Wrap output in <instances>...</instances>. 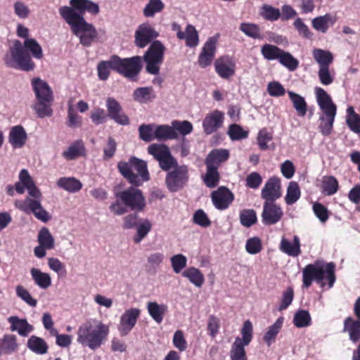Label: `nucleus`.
<instances>
[{"instance_id": "obj_21", "label": "nucleus", "mask_w": 360, "mask_h": 360, "mask_svg": "<svg viewBox=\"0 0 360 360\" xmlns=\"http://www.w3.org/2000/svg\"><path fill=\"white\" fill-rule=\"evenodd\" d=\"M158 36V33L150 25L142 24L135 32L134 42L139 48H144Z\"/></svg>"}, {"instance_id": "obj_48", "label": "nucleus", "mask_w": 360, "mask_h": 360, "mask_svg": "<svg viewBox=\"0 0 360 360\" xmlns=\"http://www.w3.org/2000/svg\"><path fill=\"white\" fill-rule=\"evenodd\" d=\"M293 323L297 328H304L310 326L311 319L309 311L304 309L298 310L294 315Z\"/></svg>"}, {"instance_id": "obj_54", "label": "nucleus", "mask_w": 360, "mask_h": 360, "mask_svg": "<svg viewBox=\"0 0 360 360\" xmlns=\"http://www.w3.org/2000/svg\"><path fill=\"white\" fill-rule=\"evenodd\" d=\"M256 212L252 209L243 210L240 213V221L243 226L250 227L257 222Z\"/></svg>"}, {"instance_id": "obj_8", "label": "nucleus", "mask_w": 360, "mask_h": 360, "mask_svg": "<svg viewBox=\"0 0 360 360\" xmlns=\"http://www.w3.org/2000/svg\"><path fill=\"white\" fill-rule=\"evenodd\" d=\"M5 64L12 68L30 72L34 69L35 64L30 54L24 49L20 41H15L11 48L10 55L4 57Z\"/></svg>"}, {"instance_id": "obj_46", "label": "nucleus", "mask_w": 360, "mask_h": 360, "mask_svg": "<svg viewBox=\"0 0 360 360\" xmlns=\"http://www.w3.org/2000/svg\"><path fill=\"white\" fill-rule=\"evenodd\" d=\"M301 191L299 185L295 181H291L287 188V193L285 197V201L287 205L295 203L300 198Z\"/></svg>"}, {"instance_id": "obj_60", "label": "nucleus", "mask_w": 360, "mask_h": 360, "mask_svg": "<svg viewBox=\"0 0 360 360\" xmlns=\"http://www.w3.org/2000/svg\"><path fill=\"white\" fill-rule=\"evenodd\" d=\"M151 224L146 219L141 224L137 226V233L134 238L135 243H139L149 233L151 230Z\"/></svg>"}, {"instance_id": "obj_40", "label": "nucleus", "mask_w": 360, "mask_h": 360, "mask_svg": "<svg viewBox=\"0 0 360 360\" xmlns=\"http://www.w3.org/2000/svg\"><path fill=\"white\" fill-rule=\"evenodd\" d=\"M283 323V318L279 317L276 322L269 327L266 333L263 337V340L268 346L275 342L277 335L279 333Z\"/></svg>"}, {"instance_id": "obj_18", "label": "nucleus", "mask_w": 360, "mask_h": 360, "mask_svg": "<svg viewBox=\"0 0 360 360\" xmlns=\"http://www.w3.org/2000/svg\"><path fill=\"white\" fill-rule=\"evenodd\" d=\"M281 179L277 176L270 177L261 191V197L265 201L275 202L281 197Z\"/></svg>"}, {"instance_id": "obj_28", "label": "nucleus", "mask_w": 360, "mask_h": 360, "mask_svg": "<svg viewBox=\"0 0 360 360\" xmlns=\"http://www.w3.org/2000/svg\"><path fill=\"white\" fill-rule=\"evenodd\" d=\"M343 331L349 334V340L356 343L360 340V321L351 316L344 320Z\"/></svg>"}, {"instance_id": "obj_43", "label": "nucleus", "mask_w": 360, "mask_h": 360, "mask_svg": "<svg viewBox=\"0 0 360 360\" xmlns=\"http://www.w3.org/2000/svg\"><path fill=\"white\" fill-rule=\"evenodd\" d=\"M182 276L187 278L197 287H201L205 281V278L201 271L195 267H189L186 269Z\"/></svg>"}, {"instance_id": "obj_63", "label": "nucleus", "mask_w": 360, "mask_h": 360, "mask_svg": "<svg viewBox=\"0 0 360 360\" xmlns=\"http://www.w3.org/2000/svg\"><path fill=\"white\" fill-rule=\"evenodd\" d=\"M174 271L176 274L180 273L186 266L187 259L182 254H178L172 256L170 259Z\"/></svg>"}, {"instance_id": "obj_24", "label": "nucleus", "mask_w": 360, "mask_h": 360, "mask_svg": "<svg viewBox=\"0 0 360 360\" xmlns=\"http://www.w3.org/2000/svg\"><path fill=\"white\" fill-rule=\"evenodd\" d=\"M279 249L281 252L285 253L288 256L293 257L299 256L302 252L299 237L296 235L294 236L292 242H290L287 238L283 237L281 240Z\"/></svg>"}, {"instance_id": "obj_3", "label": "nucleus", "mask_w": 360, "mask_h": 360, "mask_svg": "<svg viewBox=\"0 0 360 360\" xmlns=\"http://www.w3.org/2000/svg\"><path fill=\"white\" fill-rule=\"evenodd\" d=\"M335 264L333 262L324 264L321 260H316L314 264H309L302 270V285L309 288L313 281L321 283L324 279L328 281L329 288L335 282Z\"/></svg>"}, {"instance_id": "obj_13", "label": "nucleus", "mask_w": 360, "mask_h": 360, "mask_svg": "<svg viewBox=\"0 0 360 360\" xmlns=\"http://www.w3.org/2000/svg\"><path fill=\"white\" fill-rule=\"evenodd\" d=\"M148 152L158 161L160 168L164 171H169L176 164L168 146L165 144L153 143L148 147Z\"/></svg>"}, {"instance_id": "obj_50", "label": "nucleus", "mask_w": 360, "mask_h": 360, "mask_svg": "<svg viewBox=\"0 0 360 360\" xmlns=\"http://www.w3.org/2000/svg\"><path fill=\"white\" fill-rule=\"evenodd\" d=\"M330 22L333 25L335 22V20H333L330 14H326L313 19L312 26L315 30L321 31L323 33H326L328 29V24Z\"/></svg>"}, {"instance_id": "obj_45", "label": "nucleus", "mask_w": 360, "mask_h": 360, "mask_svg": "<svg viewBox=\"0 0 360 360\" xmlns=\"http://www.w3.org/2000/svg\"><path fill=\"white\" fill-rule=\"evenodd\" d=\"M313 57L320 67H329L333 60V54L330 51L323 49H314Z\"/></svg>"}, {"instance_id": "obj_53", "label": "nucleus", "mask_w": 360, "mask_h": 360, "mask_svg": "<svg viewBox=\"0 0 360 360\" xmlns=\"http://www.w3.org/2000/svg\"><path fill=\"white\" fill-rule=\"evenodd\" d=\"M164 7L161 0H149L143 9V15L146 17H153L156 13L162 11Z\"/></svg>"}, {"instance_id": "obj_23", "label": "nucleus", "mask_w": 360, "mask_h": 360, "mask_svg": "<svg viewBox=\"0 0 360 360\" xmlns=\"http://www.w3.org/2000/svg\"><path fill=\"white\" fill-rule=\"evenodd\" d=\"M27 139V133L21 125H16L11 129L8 135V142L13 148H20L23 147Z\"/></svg>"}, {"instance_id": "obj_35", "label": "nucleus", "mask_w": 360, "mask_h": 360, "mask_svg": "<svg viewBox=\"0 0 360 360\" xmlns=\"http://www.w3.org/2000/svg\"><path fill=\"white\" fill-rule=\"evenodd\" d=\"M154 134L155 139L159 141L174 139L178 136V134L174 131L172 125L169 126L167 124L155 126Z\"/></svg>"}, {"instance_id": "obj_39", "label": "nucleus", "mask_w": 360, "mask_h": 360, "mask_svg": "<svg viewBox=\"0 0 360 360\" xmlns=\"http://www.w3.org/2000/svg\"><path fill=\"white\" fill-rule=\"evenodd\" d=\"M1 352L4 355H9L17 351L18 345L17 343V338L12 334H6L1 338Z\"/></svg>"}, {"instance_id": "obj_41", "label": "nucleus", "mask_w": 360, "mask_h": 360, "mask_svg": "<svg viewBox=\"0 0 360 360\" xmlns=\"http://www.w3.org/2000/svg\"><path fill=\"white\" fill-rule=\"evenodd\" d=\"M207 171L203 176V181L207 187L214 188L216 187L220 180V174L218 169L216 167L206 165Z\"/></svg>"}, {"instance_id": "obj_31", "label": "nucleus", "mask_w": 360, "mask_h": 360, "mask_svg": "<svg viewBox=\"0 0 360 360\" xmlns=\"http://www.w3.org/2000/svg\"><path fill=\"white\" fill-rule=\"evenodd\" d=\"M57 186L70 193H77L82 188V184L75 177H61L57 181Z\"/></svg>"}, {"instance_id": "obj_56", "label": "nucleus", "mask_w": 360, "mask_h": 360, "mask_svg": "<svg viewBox=\"0 0 360 360\" xmlns=\"http://www.w3.org/2000/svg\"><path fill=\"white\" fill-rule=\"evenodd\" d=\"M155 125L153 124H143L139 127V137L141 140L150 142L155 139L154 130Z\"/></svg>"}, {"instance_id": "obj_51", "label": "nucleus", "mask_w": 360, "mask_h": 360, "mask_svg": "<svg viewBox=\"0 0 360 360\" xmlns=\"http://www.w3.org/2000/svg\"><path fill=\"white\" fill-rule=\"evenodd\" d=\"M273 139V134L268 131L266 128H262L258 132L257 142L258 146L262 150H266L270 148L268 143Z\"/></svg>"}, {"instance_id": "obj_49", "label": "nucleus", "mask_w": 360, "mask_h": 360, "mask_svg": "<svg viewBox=\"0 0 360 360\" xmlns=\"http://www.w3.org/2000/svg\"><path fill=\"white\" fill-rule=\"evenodd\" d=\"M259 14L264 19L271 22L278 20L281 17L280 10L268 4L262 6Z\"/></svg>"}, {"instance_id": "obj_38", "label": "nucleus", "mask_w": 360, "mask_h": 360, "mask_svg": "<svg viewBox=\"0 0 360 360\" xmlns=\"http://www.w3.org/2000/svg\"><path fill=\"white\" fill-rule=\"evenodd\" d=\"M30 274L34 283L41 288L46 289L51 285V278L49 274L42 272L38 269L32 268Z\"/></svg>"}, {"instance_id": "obj_20", "label": "nucleus", "mask_w": 360, "mask_h": 360, "mask_svg": "<svg viewBox=\"0 0 360 360\" xmlns=\"http://www.w3.org/2000/svg\"><path fill=\"white\" fill-rule=\"evenodd\" d=\"M224 113L219 110H214L207 114L202 122L204 132L212 134L223 126Z\"/></svg>"}, {"instance_id": "obj_47", "label": "nucleus", "mask_w": 360, "mask_h": 360, "mask_svg": "<svg viewBox=\"0 0 360 360\" xmlns=\"http://www.w3.org/2000/svg\"><path fill=\"white\" fill-rule=\"evenodd\" d=\"M283 49L277 46L265 44L262 46L261 53L268 60H278Z\"/></svg>"}, {"instance_id": "obj_33", "label": "nucleus", "mask_w": 360, "mask_h": 360, "mask_svg": "<svg viewBox=\"0 0 360 360\" xmlns=\"http://www.w3.org/2000/svg\"><path fill=\"white\" fill-rule=\"evenodd\" d=\"M155 98L152 86L139 87L133 93V99L140 103H148Z\"/></svg>"}, {"instance_id": "obj_25", "label": "nucleus", "mask_w": 360, "mask_h": 360, "mask_svg": "<svg viewBox=\"0 0 360 360\" xmlns=\"http://www.w3.org/2000/svg\"><path fill=\"white\" fill-rule=\"evenodd\" d=\"M70 8L82 16L86 11L92 15H97L100 11L98 5L89 0H70Z\"/></svg>"}, {"instance_id": "obj_58", "label": "nucleus", "mask_w": 360, "mask_h": 360, "mask_svg": "<svg viewBox=\"0 0 360 360\" xmlns=\"http://www.w3.org/2000/svg\"><path fill=\"white\" fill-rule=\"evenodd\" d=\"M172 128H174V131L176 133L179 132L180 134L183 136H186L192 132L193 127V124L187 120L184 121H179L174 120L172 122Z\"/></svg>"}, {"instance_id": "obj_2", "label": "nucleus", "mask_w": 360, "mask_h": 360, "mask_svg": "<svg viewBox=\"0 0 360 360\" xmlns=\"http://www.w3.org/2000/svg\"><path fill=\"white\" fill-rule=\"evenodd\" d=\"M59 13L70 26L74 34L79 37L84 46H89L97 37L98 33L93 25L87 22L84 17L68 6L59 8Z\"/></svg>"}, {"instance_id": "obj_14", "label": "nucleus", "mask_w": 360, "mask_h": 360, "mask_svg": "<svg viewBox=\"0 0 360 360\" xmlns=\"http://www.w3.org/2000/svg\"><path fill=\"white\" fill-rule=\"evenodd\" d=\"M214 65L217 74L224 79H230L236 74V62L229 56H220L216 59Z\"/></svg>"}, {"instance_id": "obj_27", "label": "nucleus", "mask_w": 360, "mask_h": 360, "mask_svg": "<svg viewBox=\"0 0 360 360\" xmlns=\"http://www.w3.org/2000/svg\"><path fill=\"white\" fill-rule=\"evenodd\" d=\"M229 158V150L226 149H213L205 158V165L219 168L221 163L224 162Z\"/></svg>"}, {"instance_id": "obj_61", "label": "nucleus", "mask_w": 360, "mask_h": 360, "mask_svg": "<svg viewBox=\"0 0 360 360\" xmlns=\"http://www.w3.org/2000/svg\"><path fill=\"white\" fill-rule=\"evenodd\" d=\"M25 47L28 49L32 56L37 59H41L43 56L42 49L37 41L34 39H27L24 41Z\"/></svg>"}, {"instance_id": "obj_55", "label": "nucleus", "mask_w": 360, "mask_h": 360, "mask_svg": "<svg viewBox=\"0 0 360 360\" xmlns=\"http://www.w3.org/2000/svg\"><path fill=\"white\" fill-rule=\"evenodd\" d=\"M30 179V175L28 171L25 169H22L19 174V181L16 182L15 184V190L19 194H23L27 189L29 181Z\"/></svg>"}, {"instance_id": "obj_11", "label": "nucleus", "mask_w": 360, "mask_h": 360, "mask_svg": "<svg viewBox=\"0 0 360 360\" xmlns=\"http://www.w3.org/2000/svg\"><path fill=\"white\" fill-rule=\"evenodd\" d=\"M165 47L160 41H154L146 51L143 60L146 63V71L151 75H158L160 65L164 60Z\"/></svg>"}, {"instance_id": "obj_36", "label": "nucleus", "mask_w": 360, "mask_h": 360, "mask_svg": "<svg viewBox=\"0 0 360 360\" xmlns=\"http://www.w3.org/2000/svg\"><path fill=\"white\" fill-rule=\"evenodd\" d=\"M321 192L325 195H333L339 189V183L333 176H324L321 182Z\"/></svg>"}, {"instance_id": "obj_16", "label": "nucleus", "mask_w": 360, "mask_h": 360, "mask_svg": "<svg viewBox=\"0 0 360 360\" xmlns=\"http://www.w3.org/2000/svg\"><path fill=\"white\" fill-rule=\"evenodd\" d=\"M108 117L121 125L130 123L129 117L124 112L120 103L114 98L109 97L106 100Z\"/></svg>"}, {"instance_id": "obj_5", "label": "nucleus", "mask_w": 360, "mask_h": 360, "mask_svg": "<svg viewBox=\"0 0 360 360\" xmlns=\"http://www.w3.org/2000/svg\"><path fill=\"white\" fill-rule=\"evenodd\" d=\"M29 182L27 190L29 195L33 198L27 197L24 200H17L15 201L14 205L17 209L26 214L32 213L37 219L42 222H47L51 219V215L40 202L41 193L36 186L31 176Z\"/></svg>"}, {"instance_id": "obj_19", "label": "nucleus", "mask_w": 360, "mask_h": 360, "mask_svg": "<svg viewBox=\"0 0 360 360\" xmlns=\"http://www.w3.org/2000/svg\"><path fill=\"white\" fill-rule=\"evenodd\" d=\"M214 206L219 210L227 209L234 200L233 193L226 187L220 186L211 193Z\"/></svg>"}, {"instance_id": "obj_32", "label": "nucleus", "mask_w": 360, "mask_h": 360, "mask_svg": "<svg viewBox=\"0 0 360 360\" xmlns=\"http://www.w3.org/2000/svg\"><path fill=\"white\" fill-rule=\"evenodd\" d=\"M110 70L115 72L114 55L111 56L108 60H102L97 66L98 77L102 81L108 79Z\"/></svg>"}, {"instance_id": "obj_44", "label": "nucleus", "mask_w": 360, "mask_h": 360, "mask_svg": "<svg viewBox=\"0 0 360 360\" xmlns=\"http://www.w3.org/2000/svg\"><path fill=\"white\" fill-rule=\"evenodd\" d=\"M240 30L245 35L255 39H262L259 26L255 23L242 22L239 27Z\"/></svg>"}, {"instance_id": "obj_62", "label": "nucleus", "mask_w": 360, "mask_h": 360, "mask_svg": "<svg viewBox=\"0 0 360 360\" xmlns=\"http://www.w3.org/2000/svg\"><path fill=\"white\" fill-rule=\"evenodd\" d=\"M90 119L95 125H99L106 122L108 115L104 109L97 107L91 110Z\"/></svg>"}, {"instance_id": "obj_9", "label": "nucleus", "mask_w": 360, "mask_h": 360, "mask_svg": "<svg viewBox=\"0 0 360 360\" xmlns=\"http://www.w3.org/2000/svg\"><path fill=\"white\" fill-rule=\"evenodd\" d=\"M242 338L237 337L232 344L230 351L231 360H248L245 347L248 346L253 338V326L250 320H246L241 328Z\"/></svg>"}, {"instance_id": "obj_52", "label": "nucleus", "mask_w": 360, "mask_h": 360, "mask_svg": "<svg viewBox=\"0 0 360 360\" xmlns=\"http://www.w3.org/2000/svg\"><path fill=\"white\" fill-rule=\"evenodd\" d=\"M278 61L290 71L295 70L299 65V61L291 53L283 50L278 58Z\"/></svg>"}, {"instance_id": "obj_26", "label": "nucleus", "mask_w": 360, "mask_h": 360, "mask_svg": "<svg viewBox=\"0 0 360 360\" xmlns=\"http://www.w3.org/2000/svg\"><path fill=\"white\" fill-rule=\"evenodd\" d=\"M8 321L11 323V330L12 331H18L19 335L25 337L31 333L34 327L30 324L25 319H19L18 316H12L8 319Z\"/></svg>"}, {"instance_id": "obj_64", "label": "nucleus", "mask_w": 360, "mask_h": 360, "mask_svg": "<svg viewBox=\"0 0 360 360\" xmlns=\"http://www.w3.org/2000/svg\"><path fill=\"white\" fill-rule=\"evenodd\" d=\"M246 251L251 255L259 253L262 249V240L258 237L249 238L245 244Z\"/></svg>"}, {"instance_id": "obj_37", "label": "nucleus", "mask_w": 360, "mask_h": 360, "mask_svg": "<svg viewBox=\"0 0 360 360\" xmlns=\"http://www.w3.org/2000/svg\"><path fill=\"white\" fill-rule=\"evenodd\" d=\"M27 347L37 354H44L48 352V345L39 337L32 335L27 340Z\"/></svg>"}, {"instance_id": "obj_29", "label": "nucleus", "mask_w": 360, "mask_h": 360, "mask_svg": "<svg viewBox=\"0 0 360 360\" xmlns=\"http://www.w3.org/2000/svg\"><path fill=\"white\" fill-rule=\"evenodd\" d=\"M86 149L82 140L73 142L66 150L63 151V157L67 160H72L85 155Z\"/></svg>"}, {"instance_id": "obj_1", "label": "nucleus", "mask_w": 360, "mask_h": 360, "mask_svg": "<svg viewBox=\"0 0 360 360\" xmlns=\"http://www.w3.org/2000/svg\"><path fill=\"white\" fill-rule=\"evenodd\" d=\"M117 169L123 177L134 186L115 193L116 200L109 207L110 212L117 216L123 215L129 210L135 212L144 211L146 200L143 191L138 188L143 181L150 179V174L145 161L131 157L128 162H118Z\"/></svg>"}, {"instance_id": "obj_15", "label": "nucleus", "mask_w": 360, "mask_h": 360, "mask_svg": "<svg viewBox=\"0 0 360 360\" xmlns=\"http://www.w3.org/2000/svg\"><path fill=\"white\" fill-rule=\"evenodd\" d=\"M283 215L282 208L275 202L264 201L262 212V221L264 225L271 226L277 224Z\"/></svg>"}, {"instance_id": "obj_57", "label": "nucleus", "mask_w": 360, "mask_h": 360, "mask_svg": "<svg viewBox=\"0 0 360 360\" xmlns=\"http://www.w3.org/2000/svg\"><path fill=\"white\" fill-rule=\"evenodd\" d=\"M228 134L232 141H238L246 139L248 131H245L242 127L237 124H232L229 127Z\"/></svg>"}, {"instance_id": "obj_7", "label": "nucleus", "mask_w": 360, "mask_h": 360, "mask_svg": "<svg viewBox=\"0 0 360 360\" xmlns=\"http://www.w3.org/2000/svg\"><path fill=\"white\" fill-rule=\"evenodd\" d=\"M108 333L109 327L101 322L95 326L91 323L85 324L80 326L78 330L77 341L95 350L101 347Z\"/></svg>"}, {"instance_id": "obj_17", "label": "nucleus", "mask_w": 360, "mask_h": 360, "mask_svg": "<svg viewBox=\"0 0 360 360\" xmlns=\"http://www.w3.org/2000/svg\"><path fill=\"white\" fill-rule=\"evenodd\" d=\"M141 315V310L138 308H130L125 310L122 314L118 330L122 336H125L136 326Z\"/></svg>"}, {"instance_id": "obj_34", "label": "nucleus", "mask_w": 360, "mask_h": 360, "mask_svg": "<svg viewBox=\"0 0 360 360\" xmlns=\"http://www.w3.org/2000/svg\"><path fill=\"white\" fill-rule=\"evenodd\" d=\"M288 93L297 115L304 117L307 111V104L304 98L293 91H289Z\"/></svg>"}, {"instance_id": "obj_12", "label": "nucleus", "mask_w": 360, "mask_h": 360, "mask_svg": "<svg viewBox=\"0 0 360 360\" xmlns=\"http://www.w3.org/2000/svg\"><path fill=\"white\" fill-rule=\"evenodd\" d=\"M172 167L174 169L166 176L165 182L171 192H176L183 188L188 181V169L187 166H178L176 164Z\"/></svg>"}, {"instance_id": "obj_42", "label": "nucleus", "mask_w": 360, "mask_h": 360, "mask_svg": "<svg viewBox=\"0 0 360 360\" xmlns=\"http://www.w3.org/2000/svg\"><path fill=\"white\" fill-rule=\"evenodd\" d=\"M37 242L41 246H45L48 250H52L55 247V240L49 229L46 227H42L37 235Z\"/></svg>"}, {"instance_id": "obj_22", "label": "nucleus", "mask_w": 360, "mask_h": 360, "mask_svg": "<svg viewBox=\"0 0 360 360\" xmlns=\"http://www.w3.org/2000/svg\"><path fill=\"white\" fill-rule=\"evenodd\" d=\"M217 41V38L212 37L204 44L198 60V65L201 68H205L211 65L216 53Z\"/></svg>"}, {"instance_id": "obj_6", "label": "nucleus", "mask_w": 360, "mask_h": 360, "mask_svg": "<svg viewBox=\"0 0 360 360\" xmlns=\"http://www.w3.org/2000/svg\"><path fill=\"white\" fill-rule=\"evenodd\" d=\"M32 86L38 103L34 109L40 118L51 117L53 114L51 108L53 101V91L49 85L40 78H33Z\"/></svg>"}, {"instance_id": "obj_59", "label": "nucleus", "mask_w": 360, "mask_h": 360, "mask_svg": "<svg viewBox=\"0 0 360 360\" xmlns=\"http://www.w3.org/2000/svg\"><path fill=\"white\" fill-rule=\"evenodd\" d=\"M186 34H185L186 44L189 47H195L198 44V34L194 26L188 25L186 28Z\"/></svg>"}, {"instance_id": "obj_4", "label": "nucleus", "mask_w": 360, "mask_h": 360, "mask_svg": "<svg viewBox=\"0 0 360 360\" xmlns=\"http://www.w3.org/2000/svg\"><path fill=\"white\" fill-rule=\"evenodd\" d=\"M314 91L317 103L322 111L319 118V130L323 136H328L331 134L333 129L337 106L323 89L316 86Z\"/></svg>"}, {"instance_id": "obj_30", "label": "nucleus", "mask_w": 360, "mask_h": 360, "mask_svg": "<svg viewBox=\"0 0 360 360\" xmlns=\"http://www.w3.org/2000/svg\"><path fill=\"white\" fill-rule=\"evenodd\" d=\"M147 309L149 315L158 323H161L167 311L165 304H159L156 302H149L147 304Z\"/></svg>"}, {"instance_id": "obj_10", "label": "nucleus", "mask_w": 360, "mask_h": 360, "mask_svg": "<svg viewBox=\"0 0 360 360\" xmlns=\"http://www.w3.org/2000/svg\"><path fill=\"white\" fill-rule=\"evenodd\" d=\"M115 72L123 77L133 79L138 76L142 68V59L136 56L131 58H121L114 55Z\"/></svg>"}]
</instances>
